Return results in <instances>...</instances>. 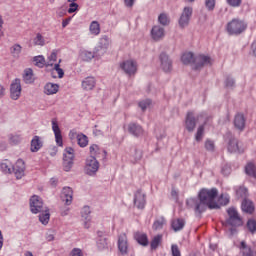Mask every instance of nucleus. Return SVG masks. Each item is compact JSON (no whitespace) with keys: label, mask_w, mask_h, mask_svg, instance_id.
Here are the masks:
<instances>
[{"label":"nucleus","mask_w":256,"mask_h":256,"mask_svg":"<svg viewBox=\"0 0 256 256\" xmlns=\"http://www.w3.org/2000/svg\"><path fill=\"white\" fill-rule=\"evenodd\" d=\"M217 195L219 191L217 188L207 189L203 188L198 194V198H189L186 200L188 209H193L195 213H205L207 209H219L217 203Z\"/></svg>","instance_id":"f257e3e1"},{"label":"nucleus","mask_w":256,"mask_h":256,"mask_svg":"<svg viewBox=\"0 0 256 256\" xmlns=\"http://www.w3.org/2000/svg\"><path fill=\"white\" fill-rule=\"evenodd\" d=\"M246 29V22L238 18L232 19L226 26L228 35H241Z\"/></svg>","instance_id":"f03ea898"},{"label":"nucleus","mask_w":256,"mask_h":256,"mask_svg":"<svg viewBox=\"0 0 256 256\" xmlns=\"http://www.w3.org/2000/svg\"><path fill=\"white\" fill-rule=\"evenodd\" d=\"M75 159V150L72 147H66L63 152L64 171H71Z\"/></svg>","instance_id":"7ed1b4c3"},{"label":"nucleus","mask_w":256,"mask_h":256,"mask_svg":"<svg viewBox=\"0 0 256 256\" xmlns=\"http://www.w3.org/2000/svg\"><path fill=\"white\" fill-rule=\"evenodd\" d=\"M47 207L43 205V199L41 197L34 195L30 198V210L31 213L37 215V213H43Z\"/></svg>","instance_id":"20e7f679"},{"label":"nucleus","mask_w":256,"mask_h":256,"mask_svg":"<svg viewBox=\"0 0 256 256\" xmlns=\"http://www.w3.org/2000/svg\"><path fill=\"white\" fill-rule=\"evenodd\" d=\"M228 137L227 149L229 153H243L245 151L243 144L237 138L233 137L231 133L228 134Z\"/></svg>","instance_id":"39448f33"},{"label":"nucleus","mask_w":256,"mask_h":256,"mask_svg":"<svg viewBox=\"0 0 256 256\" xmlns=\"http://www.w3.org/2000/svg\"><path fill=\"white\" fill-rule=\"evenodd\" d=\"M229 219L228 224L232 227H241L243 225V220L241 219V216H239V212H237V209L235 208H229L227 210Z\"/></svg>","instance_id":"423d86ee"},{"label":"nucleus","mask_w":256,"mask_h":256,"mask_svg":"<svg viewBox=\"0 0 256 256\" xmlns=\"http://www.w3.org/2000/svg\"><path fill=\"white\" fill-rule=\"evenodd\" d=\"M109 45H111V38L107 35L101 36L98 46L95 48L96 55H105V53H107V49H109Z\"/></svg>","instance_id":"0eeeda50"},{"label":"nucleus","mask_w":256,"mask_h":256,"mask_svg":"<svg viewBox=\"0 0 256 256\" xmlns=\"http://www.w3.org/2000/svg\"><path fill=\"white\" fill-rule=\"evenodd\" d=\"M85 171L87 175L90 176L96 175V173L99 171V161H97L95 156H90L87 158Z\"/></svg>","instance_id":"6e6552de"},{"label":"nucleus","mask_w":256,"mask_h":256,"mask_svg":"<svg viewBox=\"0 0 256 256\" xmlns=\"http://www.w3.org/2000/svg\"><path fill=\"white\" fill-rule=\"evenodd\" d=\"M205 65H211V57L199 54L194 58V66L193 69L195 71H199V69H203Z\"/></svg>","instance_id":"1a4fd4ad"},{"label":"nucleus","mask_w":256,"mask_h":256,"mask_svg":"<svg viewBox=\"0 0 256 256\" xmlns=\"http://www.w3.org/2000/svg\"><path fill=\"white\" fill-rule=\"evenodd\" d=\"M193 15V8L192 7H184L182 14L179 19V26L182 29H185L189 25V21H191V17Z\"/></svg>","instance_id":"9d476101"},{"label":"nucleus","mask_w":256,"mask_h":256,"mask_svg":"<svg viewBox=\"0 0 256 256\" xmlns=\"http://www.w3.org/2000/svg\"><path fill=\"white\" fill-rule=\"evenodd\" d=\"M160 67L165 73H169L173 69V60L165 52H162L159 56Z\"/></svg>","instance_id":"9b49d317"},{"label":"nucleus","mask_w":256,"mask_h":256,"mask_svg":"<svg viewBox=\"0 0 256 256\" xmlns=\"http://www.w3.org/2000/svg\"><path fill=\"white\" fill-rule=\"evenodd\" d=\"M10 97L17 101L21 97V80L16 78L10 85Z\"/></svg>","instance_id":"f8f14e48"},{"label":"nucleus","mask_w":256,"mask_h":256,"mask_svg":"<svg viewBox=\"0 0 256 256\" xmlns=\"http://www.w3.org/2000/svg\"><path fill=\"white\" fill-rule=\"evenodd\" d=\"M120 67L127 75H135V73H137V62L133 60L122 62Z\"/></svg>","instance_id":"ddd939ff"},{"label":"nucleus","mask_w":256,"mask_h":256,"mask_svg":"<svg viewBox=\"0 0 256 256\" xmlns=\"http://www.w3.org/2000/svg\"><path fill=\"white\" fill-rule=\"evenodd\" d=\"M12 171L16 179H22L25 175V162L21 159L17 160L16 164L12 166Z\"/></svg>","instance_id":"4468645a"},{"label":"nucleus","mask_w":256,"mask_h":256,"mask_svg":"<svg viewBox=\"0 0 256 256\" xmlns=\"http://www.w3.org/2000/svg\"><path fill=\"white\" fill-rule=\"evenodd\" d=\"M147 204V199L145 193H142L141 190H138L134 194V205L137 209H145V205Z\"/></svg>","instance_id":"2eb2a0df"},{"label":"nucleus","mask_w":256,"mask_h":256,"mask_svg":"<svg viewBox=\"0 0 256 256\" xmlns=\"http://www.w3.org/2000/svg\"><path fill=\"white\" fill-rule=\"evenodd\" d=\"M197 119H198V121L200 119H205L204 124L200 125L198 127L197 132H196V136H195L196 141H201L203 139V135L205 133V125H207V121H209V117H207V114L201 113L200 115H198Z\"/></svg>","instance_id":"dca6fc26"},{"label":"nucleus","mask_w":256,"mask_h":256,"mask_svg":"<svg viewBox=\"0 0 256 256\" xmlns=\"http://www.w3.org/2000/svg\"><path fill=\"white\" fill-rule=\"evenodd\" d=\"M52 131L54 132L55 141L58 147H63V135H61V128H59V124L55 120H52Z\"/></svg>","instance_id":"f3484780"},{"label":"nucleus","mask_w":256,"mask_h":256,"mask_svg":"<svg viewBox=\"0 0 256 256\" xmlns=\"http://www.w3.org/2000/svg\"><path fill=\"white\" fill-rule=\"evenodd\" d=\"M247 122V119H245V115L242 113H238L234 117V127L235 129H238V131H244L245 130V123Z\"/></svg>","instance_id":"a211bd4d"},{"label":"nucleus","mask_w":256,"mask_h":256,"mask_svg":"<svg viewBox=\"0 0 256 256\" xmlns=\"http://www.w3.org/2000/svg\"><path fill=\"white\" fill-rule=\"evenodd\" d=\"M185 125H186L187 131H189L190 133H192V131H195L197 122L195 121V114H193V112L187 113Z\"/></svg>","instance_id":"6ab92c4d"},{"label":"nucleus","mask_w":256,"mask_h":256,"mask_svg":"<svg viewBox=\"0 0 256 256\" xmlns=\"http://www.w3.org/2000/svg\"><path fill=\"white\" fill-rule=\"evenodd\" d=\"M82 219H84L85 229L91 227V208L89 206H84L81 211Z\"/></svg>","instance_id":"aec40b11"},{"label":"nucleus","mask_w":256,"mask_h":256,"mask_svg":"<svg viewBox=\"0 0 256 256\" xmlns=\"http://www.w3.org/2000/svg\"><path fill=\"white\" fill-rule=\"evenodd\" d=\"M61 198L66 205H71V203H73V189H71V187H64L62 189Z\"/></svg>","instance_id":"412c9836"},{"label":"nucleus","mask_w":256,"mask_h":256,"mask_svg":"<svg viewBox=\"0 0 256 256\" xmlns=\"http://www.w3.org/2000/svg\"><path fill=\"white\" fill-rule=\"evenodd\" d=\"M128 133L134 137H141L143 135V127L137 123H130L128 125Z\"/></svg>","instance_id":"4be33fe9"},{"label":"nucleus","mask_w":256,"mask_h":256,"mask_svg":"<svg viewBox=\"0 0 256 256\" xmlns=\"http://www.w3.org/2000/svg\"><path fill=\"white\" fill-rule=\"evenodd\" d=\"M151 35L154 41H161L165 37V29L161 26H154L151 30Z\"/></svg>","instance_id":"5701e85b"},{"label":"nucleus","mask_w":256,"mask_h":256,"mask_svg":"<svg viewBox=\"0 0 256 256\" xmlns=\"http://www.w3.org/2000/svg\"><path fill=\"white\" fill-rule=\"evenodd\" d=\"M128 244H127V235L121 234L118 238V249L122 255H127V249H128Z\"/></svg>","instance_id":"b1692460"},{"label":"nucleus","mask_w":256,"mask_h":256,"mask_svg":"<svg viewBox=\"0 0 256 256\" xmlns=\"http://www.w3.org/2000/svg\"><path fill=\"white\" fill-rule=\"evenodd\" d=\"M41 147H43V141H41V137L34 136L31 140L30 151L32 153H37V151H39Z\"/></svg>","instance_id":"393cba45"},{"label":"nucleus","mask_w":256,"mask_h":256,"mask_svg":"<svg viewBox=\"0 0 256 256\" xmlns=\"http://www.w3.org/2000/svg\"><path fill=\"white\" fill-rule=\"evenodd\" d=\"M95 84V78L89 76L82 81V88L84 91H92V89H95Z\"/></svg>","instance_id":"a878e982"},{"label":"nucleus","mask_w":256,"mask_h":256,"mask_svg":"<svg viewBox=\"0 0 256 256\" xmlns=\"http://www.w3.org/2000/svg\"><path fill=\"white\" fill-rule=\"evenodd\" d=\"M59 92V85L54 83H47L44 86L45 95H55Z\"/></svg>","instance_id":"bb28decb"},{"label":"nucleus","mask_w":256,"mask_h":256,"mask_svg":"<svg viewBox=\"0 0 256 256\" xmlns=\"http://www.w3.org/2000/svg\"><path fill=\"white\" fill-rule=\"evenodd\" d=\"M171 227L175 233L182 231L183 227H185V220L183 218L174 219L171 222Z\"/></svg>","instance_id":"cd10ccee"},{"label":"nucleus","mask_w":256,"mask_h":256,"mask_svg":"<svg viewBox=\"0 0 256 256\" xmlns=\"http://www.w3.org/2000/svg\"><path fill=\"white\" fill-rule=\"evenodd\" d=\"M89 33L90 35H94V37H97L101 33V24H99L98 21H92L89 26Z\"/></svg>","instance_id":"c85d7f7f"},{"label":"nucleus","mask_w":256,"mask_h":256,"mask_svg":"<svg viewBox=\"0 0 256 256\" xmlns=\"http://www.w3.org/2000/svg\"><path fill=\"white\" fill-rule=\"evenodd\" d=\"M134 237L139 245H142L143 247H147V245H149V239L147 238V234L137 232Z\"/></svg>","instance_id":"c756f323"},{"label":"nucleus","mask_w":256,"mask_h":256,"mask_svg":"<svg viewBox=\"0 0 256 256\" xmlns=\"http://www.w3.org/2000/svg\"><path fill=\"white\" fill-rule=\"evenodd\" d=\"M181 61L184 65H190V63L193 64V67H195V56L192 52H186L182 55Z\"/></svg>","instance_id":"7c9ffc66"},{"label":"nucleus","mask_w":256,"mask_h":256,"mask_svg":"<svg viewBox=\"0 0 256 256\" xmlns=\"http://www.w3.org/2000/svg\"><path fill=\"white\" fill-rule=\"evenodd\" d=\"M239 249L242 256H255L253 254V250L251 249V247L247 246V243H245V241H242L240 243Z\"/></svg>","instance_id":"2f4dec72"},{"label":"nucleus","mask_w":256,"mask_h":256,"mask_svg":"<svg viewBox=\"0 0 256 256\" xmlns=\"http://www.w3.org/2000/svg\"><path fill=\"white\" fill-rule=\"evenodd\" d=\"M242 211L244 213H253L255 211V206H253V202L244 199L242 202Z\"/></svg>","instance_id":"473e14b6"},{"label":"nucleus","mask_w":256,"mask_h":256,"mask_svg":"<svg viewBox=\"0 0 256 256\" xmlns=\"http://www.w3.org/2000/svg\"><path fill=\"white\" fill-rule=\"evenodd\" d=\"M245 173L246 175H249V177H253V179H256V166L253 164V162H249L245 167Z\"/></svg>","instance_id":"72a5a7b5"},{"label":"nucleus","mask_w":256,"mask_h":256,"mask_svg":"<svg viewBox=\"0 0 256 256\" xmlns=\"http://www.w3.org/2000/svg\"><path fill=\"white\" fill-rule=\"evenodd\" d=\"M0 169L3 173H12L13 171V164L9 160H4L0 164Z\"/></svg>","instance_id":"f704fd0d"},{"label":"nucleus","mask_w":256,"mask_h":256,"mask_svg":"<svg viewBox=\"0 0 256 256\" xmlns=\"http://www.w3.org/2000/svg\"><path fill=\"white\" fill-rule=\"evenodd\" d=\"M23 141V135L15 133L9 135V143L11 145H19Z\"/></svg>","instance_id":"c9c22d12"},{"label":"nucleus","mask_w":256,"mask_h":256,"mask_svg":"<svg viewBox=\"0 0 256 256\" xmlns=\"http://www.w3.org/2000/svg\"><path fill=\"white\" fill-rule=\"evenodd\" d=\"M95 55H97V53L87 51V50H84L80 53V57H81L82 61H86V62H89L92 59H94Z\"/></svg>","instance_id":"e433bc0d"},{"label":"nucleus","mask_w":256,"mask_h":256,"mask_svg":"<svg viewBox=\"0 0 256 256\" xmlns=\"http://www.w3.org/2000/svg\"><path fill=\"white\" fill-rule=\"evenodd\" d=\"M49 219H51V214H49V209L46 208V210L39 215V221L42 225H47L49 223Z\"/></svg>","instance_id":"4c0bfd02"},{"label":"nucleus","mask_w":256,"mask_h":256,"mask_svg":"<svg viewBox=\"0 0 256 256\" xmlns=\"http://www.w3.org/2000/svg\"><path fill=\"white\" fill-rule=\"evenodd\" d=\"M101 153H105V151L99 149V146L97 144H93L90 146V157H95V159L99 158V155Z\"/></svg>","instance_id":"58836bf2"},{"label":"nucleus","mask_w":256,"mask_h":256,"mask_svg":"<svg viewBox=\"0 0 256 256\" xmlns=\"http://www.w3.org/2000/svg\"><path fill=\"white\" fill-rule=\"evenodd\" d=\"M23 81L27 84L33 83V69L27 68L24 70Z\"/></svg>","instance_id":"ea45409f"},{"label":"nucleus","mask_w":256,"mask_h":256,"mask_svg":"<svg viewBox=\"0 0 256 256\" xmlns=\"http://www.w3.org/2000/svg\"><path fill=\"white\" fill-rule=\"evenodd\" d=\"M34 64L36 67H39L40 69H43V67H45V65H47V62H45V57H43L42 55L39 56H35L33 58Z\"/></svg>","instance_id":"a19ab883"},{"label":"nucleus","mask_w":256,"mask_h":256,"mask_svg":"<svg viewBox=\"0 0 256 256\" xmlns=\"http://www.w3.org/2000/svg\"><path fill=\"white\" fill-rule=\"evenodd\" d=\"M56 61H57V51L53 50L52 53L48 56L46 67H53Z\"/></svg>","instance_id":"79ce46f5"},{"label":"nucleus","mask_w":256,"mask_h":256,"mask_svg":"<svg viewBox=\"0 0 256 256\" xmlns=\"http://www.w3.org/2000/svg\"><path fill=\"white\" fill-rule=\"evenodd\" d=\"M162 239H163V236H161V235H157L152 239V241L150 243V247H151L152 251H155V249H157V247H159Z\"/></svg>","instance_id":"37998d69"},{"label":"nucleus","mask_w":256,"mask_h":256,"mask_svg":"<svg viewBox=\"0 0 256 256\" xmlns=\"http://www.w3.org/2000/svg\"><path fill=\"white\" fill-rule=\"evenodd\" d=\"M76 137L79 147H87L89 143L87 136H85L84 134H78Z\"/></svg>","instance_id":"c03bdc74"},{"label":"nucleus","mask_w":256,"mask_h":256,"mask_svg":"<svg viewBox=\"0 0 256 256\" xmlns=\"http://www.w3.org/2000/svg\"><path fill=\"white\" fill-rule=\"evenodd\" d=\"M22 47L21 45L19 44H14L11 48H10V52H11V55L13 57H19V55H21V51H22Z\"/></svg>","instance_id":"a18cd8bd"},{"label":"nucleus","mask_w":256,"mask_h":256,"mask_svg":"<svg viewBox=\"0 0 256 256\" xmlns=\"http://www.w3.org/2000/svg\"><path fill=\"white\" fill-rule=\"evenodd\" d=\"M151 99L142 100L138 103V106L142 111H147L151 107Z\"/></svg>","instance_id":"49530a36"},{"label":"nucleus","mask_w":256,"mask_h":256,"mask_svg":"<svg viewBox=\"0 0 256 256\" xmlns=\"http://www.w3.org/2000/svg\"><path fill=\"white\" fill-rule=\"evenodd\" d=\"M33 43L34 45L43 47V45H45V38H43V35L38 33L36 37L33 39Z\"/></svg>","instance_id":"de8ad7c7"},{"label":"nucleus","mask_w":256,"mask_h":256,"mask_svg":"<svg viewBox=\"0 0 256 256\" xmlns=\"http://www.w3.org/2000/svg\"><path fill=\"white\" fill-rule=\"evenodd\" d=\"M61 59L58 61V63L54 64V71L57 72L59 79H63V76L65 75V72L63 69H61Z\"/></svg>","instance_id":"09e8293b"},{"label":"nucleus","mask_w":256,"mask_h":256,"mask_svg":"<svg viewBox=\"0 0 256 256\" xmlns=\"http://www.w3.org/2000/svg\"><path fill=\"white\" fill-rule=\"evenodd\" d=\"M236 195L240 199H246L247 198V188L239 187V189L236 190Z\"/></svg>","instance_id":"8fccbe9b"},{"label":"nucleus","mask_w":256,"mask_h":256,"mask_svg":"<svg viewBox=\"0 0 256 256\" xmlns=\"http://www.w3.org/2000/svg\"><path fill=\"white\" fill-rule=\"evenodd\" d=\"M217 0H205L204 4L207 11H214Z\"/></svg>","instance_id":"3c124183"},{"label":"nucleus","mask_w":256,"mask_h":256,"mask_svg":"<svg viewBox=\"0 0 256 256\" xmlns=\"http://www.w3.org/2000/svg\"><path fill=\"white\" fill-rule=\"evenodd\" d=\"M97 247L100 251H103V249H107V238H99L97 240Z\"/></svg>","instance_id":"603ef678"},{"label":"nucleus","mask_w":256,"mask_h":256,"mask_svg":"<svg viewBox=\"0 0 256 256\" xmlns=\"http://www.w3.org/2000/svg\"><path fill=\"white\" fill-rule=\"evenodd\" d=\"M158 22L160 25L167 27V25H169V17H167L166 14H160L158 17Z\"/></svg>","instance_id":"864d4df0"},{"label":"nucleus","mask_w":256,"mask_h":256,"mask_svg":"<svg viewBox=\"0 0 256 256\" xmlns=\"http://www.w3.org/2000/svg\"><path fill=\"white\" fill-rule=\"evenodd\" d=\"M205 149L206 151H210V152L215 151V142L211 139H207L205 141Z\"/></svg>","instance_id":"5fc2aeb1"},{"label":"nucleus","mask_w":256,"mask_h":256,"mask_svg":"<svg viewBox=\"0 0 256 256\" xmlns=\"http://www.w3.org/2000/svg\"><path fill=\"white\" fill-rule=\"evenodd\" d=\"M247 228L250 233H256V221L254 219H250L247 222Z\"/></svg>","instance_id":"6e6d98bb"},{"label":"nucleus","mask_w":256,"mask_h":256,"mask_svg":"<svg viewBox=\"0 0 256 256\" xmlns=\"http://www.w3.org/2000/svg\"><path fill=\"white\" fill-rule=\"evenodd\" d=\"M227 5L230 7H241V3H243V0H226Z\"/></svg>","instance_id":"4d7b16f0"},{"label":"nucleus","mask_w":256,"mask_h":256,"mask_svg":"<svg viewBox=\"0 0 256 256\" xmlns=\"http://www.w3.org/2000/svg\"><path fill=\"white\" fill-rule=\"evenodd\" d=\"M171 253L172 256H181V250H179V246H177V244H172Z\"/></svg>","instance_id":"13d9d810"},{"label":"nucleus","mask_w":256,"mask_h":256,"mask_svg":"<svg viewBox=\"0 0 256 256\" xmlns=\"http://www.w3.org/2000/svg\"><path fill=\"white\" fill-rule=\"evenodd\" d=\"M79 9V4L75 2H70L69 8H68V13H75Z\"/></svg>","instance_id":"bf43d9fd"},{"label":"nucleus","mask_w":256,"mask_h":256,"mask_svg":"<svg viewBox=\"0 0 256 256\" xmlns=\"http://www.w3.org/2000/svg\"><path fill=\"white\" fill-rule=\"evenodd\" d=\"M143 157V152L141 150L135 149V154H134V161L137 163V161H141Z\"/></svg>","instance_id":"052dcab7"},{"label":"nucleus","mask_w":256,"mask_h":256,"mask_svg":"<svg viewBox=\"0 0 256 256\" xmlns=\"http://www.w3.org/2000/svg\"><path fill=\"white\" fill-rule=\"evenodd\" d=\"M226 87H234L235 86V80L228 76L225 81Z\"/></svg>","instance_id":"680f3d73"},{"label":"nucleus","mask_w":256,"mask_h":256,"mask_svg":"<svg viewBox=\"0 0 256 256\" xmlns=\"http://www.w3.org/2000/svg\"><path fill=\"white\" fill-rule=\"evenodd\" d=\"M153 229L155 231H158V229H163V221H161V220L155 221L153 224Z\"/></svg>","instance_id":"e2e57ef3"},{"label":"nucleus","mask_w":256,"mask_h":256,"mask_svg":"<svg viewBox=\"0 0 256 256\" xmlns=\"http://www.w3.org/2000/svg\"><path fill=\"white\" fill-rule=\"evenodd\" d=\"M70 256H83V252L79 248H74L71 251Z\"/></svg>","instance_id":"0e129e2a"},{"label":"nucleus","mask_w":256,"mask_h":256,"mask_svg":"<svg viewBox=\"0 0 256 256\" xmlns=\"http://www.w3.org/2000/svg\"><path fill=\"white\" fill-rule=\"evenodd\" d=\"M220 203L221 205H228L229 203V196H221L220 197Z\"/></svg>","instance_id":"69168bd1"},{"label":"nucleus","mask_w":256,"mask_h":256,"mask_svg":"<svg viewBox=\"0 0 256 256\" xmlns=\"http://www.w3.org/2000/svg\"><path fill=\"white\" fill-rule=\"evenodd\" d=\"M251 53L252 55H254V57H256V39L253 41L251 45Z\"/></svg>","instance_id":"338daca9"},{"label":"nucleus","mask_w":256,"mask_h":256,"mask_svg":"<svg viewBox=\"0 0 256 256\" xmlns=\"http://www.w3.org/2000/svg\"><path fill=\"white\" fill-rule=\"evenodd\" d=\"M69 23H71V17L66 18L62 21V27L63 29H65V27H67V25H69Z\"/></svg>","instance_id":"774afa93"}]
</instances>
